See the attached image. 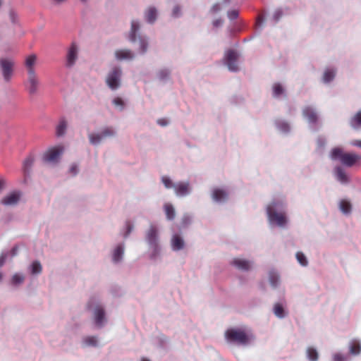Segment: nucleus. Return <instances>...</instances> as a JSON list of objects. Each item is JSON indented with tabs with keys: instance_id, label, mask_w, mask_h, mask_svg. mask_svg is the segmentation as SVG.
Wrapping results in <instances>:
<instances>
[{
	"instance_id": "obj_60",
	"label": "nucleus",
	"mask_w": 361,
	"mask_h": 361,
	"mask_svg": "<svg viewBox=\"0 0 361 361\" xmlns=\"http://www.w3.org/2000/svg\"><path fill=\"white\" fill-rule=\"evenodd\" d=\"M5 181L4 179L0 178V190L3 188Z\"/></svg>"
},
{
	"instance_id": "obj_20",
	"label": "nucleus",
	"mask_w": 361,
	"mask_h": 361,
	"mask_svg": "<svg viewBox=\"0 0 361 361\" xmlns=\"http://www.w3.org/2000/svg\"><path fill=\"white\" fill-rule=\"evenodd\" d=\"M350 353L352 355H357L361 352V345L357 340H353L350 343Z\"/></svg>"
},
{
	"instance_id": "obj_2",
	"label": "nucleus",
	"mask_w": 361,
	"mask_h": 361,
	"mask_svg": "<svg viewBox=\"0 0 361 361\" xmlns=\"http://www.w3.org/2000/svg\"><path fill=\"white\" fill-rule=\"evenodd\" d=\"M332 159H338L341 163L348 167L353 166L357 161L361 159V156L354 153H346L341 148L336 147L331 152Z\"/></svg>"
},
{
	"instance_id": "obj_38",
	"label": "nucleus",
	"mask_w": 361,
	"mask_h": 361,
	"mask_svg": "<svg viewBox=\"0 0 361 361\" xmlns=\"http://www.w3.org/2000/svg\"><path fill=\"white\" fill-rule=\"evenodd\" d=\"M296 258H297V260L298 261V262L302 265V266H307V264H308V262L306 259V257L305 256V255L301 252H298L296 253Z\"/></svg>"
},
{
	"instance_id": "obj_4",
	"label": "nucleus",
	"mask_w": 361,
	"mask_h": 361,
	"mask_svg": "<svg viewBox=\"0 0 361 361\" xmlns=\"http://www.w3.org/2000/svg\"><path fill=\"white\" fill-rule=\"evenodd\" d=\"M122 71L119 67H114L108 73L106 78L107 86L112 90H117L121 86Z\"/></svg>"
},
{
	"instance_id": "obj_34",
	"label": "nucleus",
	"mask_w": 361,
	"mask_h": 361,
	"mask_svg": "<svg viewBox=\"0 0 361 361\" xmlns=\"http://www.w3.org/2000/svg\"><path fill=\"white\" fill-rule=\"evenodd\" d=\"M307 354L310 361H317L318 360V353L316 349L310 347L307 350Z\"/></svg>"
},
{
	"instance_id": "obj_27",
	"label": "nucleus",
	"mask_w": 361,
	"mask_h": 361,
	"mask_svg": "<svg viewBox=\"0 0 361 361\" xmlns=\"http://www.w3.org/2000/svg\"><path fill=\"white\" fill-rule=\"evenodd\" d=\"M139 24L136 21H132L131 23V30L129 35V39L131 42H135L136 41V32L139 30Z\"/></svg>"
},
{
	"instance_id": "obj_23",
	"label": "nucleus",
	"mask_w": 361,
	"mask_h": 361,
	"mask_svg": "<svg viewBox=\"0 0 361 361\" xmlns=\"http://www.w3.org/2000/svg\"><path fill=\"white\" fill-rule=\"evenodd\" d=\"M336 175L337 179L342 183H346L348 181V178L345 174L344 170L338 166L336 168Z\"/></svg>"
},
{
	"instance_id": "obj_24",
	"label": "nucleus",
	"mask_w": 361,
	"mask_h": 361,
	"mask_svg": "<svg viewBox=\"0 0 361 361\" xmlns=\"http://www.w3.org/2000/svg\"><path fill=\"white\" fill-rule=\"evenodd\" d=\"M350 123V126L355 129L361 127V110L351 118Z\"/></svg>"
},
{
	"instance_id": "obj_49",
	"label": "nucleus",
	"mask_w": 361,
	"mask_h": 361,
	"mask_svg": "<svg viewBox=\"0 0 361 361\" xmlns=\"http://www.w3.org/2000/svg\"><path fill=\"white\" fill-rule=\"evenodd\" d=\"M221 10V6L219 4H215L211 8V11L214 13H217Z\"/></svg>"
},
{
	"instance_id": "obj_57",
	"label": "nucleus",
	"mask_w": 361,
	"mask_h": 361,
	"mask_svg": "<svg viewBox=\"0 0 361 361\" xmlns=\"http://www.w3.org/2000/svg\"><path fill=\"white\" fill-rule=\"evenodd\" d=\"M354 146H357L361 148V140H354L352 143Z\"/></svg>"
},
{
	"instance_id": "obj_54",
	"label": "nucleus",
	"mask_w": 361,
	"mask_h": 361,
	"mask_svg": "<svg viewBox=\"0 0 361 361\" xmlns=\"http://www.w3.org/2000/svg\"><path fill=\"white\" fill-rule=\"evenodd\" d=\"M179 12H180V7L179 6L174 7V8L173 10V15L176 17L178 16Z\"/></svg>"
},
{
	"instance_id": "obj_3",
	"label": "nucleus",
	"mask_w": 361,
	"mask_h": 361,
	"mask_svg": "<svg viewBox=\"0 0 361 361\" xmlns=\"http://www.w3.org/2000/svg\"><path fill=\"white\" fill-rule=\"evenodd\" d=\"M277 205V202H272L267 206V216L271 223H274L279 226H284L287 223V219L284 213L276 212Z\"/></svg>"
},
{
	"instance_id": "obj_61",
	"label": "nucleus",
	"mask_w": 361,
	"mask_h": 361,
	"mask_svg": "<svg viewBox=\"0 0 361 361\" xmlns=\"http://www.w3.org/2000/svg\"><path fill=\"white\" fill-rule=\"evenodd\" d=\"M142 361H150L149 360L147 359V358H142Z\"/></svg>"
},
{
	"instance_id": "obj_40",
	"label": "nucleus",
	"mask_w": 361,
	"mask_h": 361,
	"mask_svg": "<svg viewBox=\"0 0 361 361\" xmlns=\"http://www.w3.org/2000/svg\"><path fill=\"white\" fill-rule=\"evenodd\" d=\"M276 125L278 128L282 132L286 133L290 130V126L288 123L284 121H279L276 123Z\"/></svg>"
},
{
	"instance_id": "obj_30",
	"label": "nucleus",
	"mask_w": 361,
	"mask_h": 361,
	"mask_svg": "<svg viewBox=\"0 0 361 361\" xmlns=\"http://www.w3.org/2000/svg\"><path fill=\"white\" fill-rule=\"evenodd\" d=\"M123 254V247L122 245H118L116 247L113 255V259L115 262H119Z\"/></svg>"
},
{
	"instance_id": "obj_33",
	"label": "nucleus",
	"mask_w": 361,
	"mask_h": 361,
	"mask_svg": "<svg viewBox=\"0 0 361 361\" xmlns=\"http://www.w3.org/2000/svg\"><path fill=\"white\" fill-rule=\"evenodd\" d=\"M335 77V72L333 70L327 69L324 71L323 75V80L324 82H329Z\"/></svg>"
},
{
	"instance_id": "obj_26",
	"label": "nucleus",
	"mask_w": 361,
	"mask_h": 361,
	"mask_svg": "<svg viewBox=\"0 0 361 361\" xmlns=\"http://www.w3.org/2000/svg\"><path fill=\"white\" fill-rule=\"evenodd\" d=\"M269 280L270 284L276 288L279 283V276L275 271H270L269 273Z\"/></svg>"
},
{
	"instance_id": "obj_7",
	"label": "nucleus",
	"mask_w": 361,
	"mask_h": 361,
	"mask_svg": "<svg viewBox=\"0 0 361 361\" xmlns=\"http://www.w3.org/2000/svg\"><path fill=\"white\" fill-rule=\"evenodd\" d=\"M146 238L148 243L154 249V255H156L159 252V247L158 245V230L155 226H150L147 231Z\"/></svg>"
},
{
	"instance_id": "obj_17",
	"label": "nucleus",
	"mask_w": 361,
	"mask_h": 361,
	"mask_svg": "<svg viewBox=\"0 0 361 361\" xmlns=\"http://www.w3.org/2000/svg\"><path fill=\"white\" fill-rule=\"evenodd\" d=\"M184 245V240L179 235L175 234L173 235L171 238V247L173 250H182Z\"/></svg>"
},
{
	"instance_id": "obj_5",
	"label": "nucleus",
	"mask_w": 361,
	"mask_h": 361,
	"mask_svg": "<svg viewBox=\"0 0 361 361\" xmlns=\"http://www.w3.org/2000/svg\"><path fill=\"white\" fill-rule=\"evenodd\" d=\"M15 62L12 59L1 58L0 67L2 71V75L6 82H9L13 76V68Z\"/></svg>"
},
{
	"instance_id": "obj_50",
	"label": "nucleus",
	"mask_w": 361,
	"mask_h": 361,
	"mask_svg": "<svg viewBox=\"0 0 361 361\" xmlns=\"http://www.w3.org/2000/svg\"><path fill=\"white\" fill-rule=\"evenodd\" d=\"M70 172L73 175H75L78 173V166L75 164H73L70 168Z\"/></svg>"
},
{
	"instance_id": "obj_48",
	"label": "nucleus",
	"mask_w": 361,
	"mask_h": 361,
	"mask_svg": "<svg viewBox=\"0 0 361 361\" xmlns=\"http://www.w3.org/2000/svg\"><path fill=\"white\" fill-rule=\"evenodd\" d=\"M334 361H346V357L341 354L337 353L334 355Z\"/></svg>"
},
{
	"instance_id": "obj_56",
	"label": "nucleus",
	"mask_w": 361,
	"mask_h": 361,
	"mask_svg": "<svg viewBox=\"0 0 361 361\" xmlns=\"http://www.w3.org/2000/svg\"><path fill=\"white\" fill-rule=\"evenodd\" d=\"M17 252H18V247L17 246L13 247L12 248V250H11V254L12 257H14L15 255H16Z\"/></svg>"
},
{
	"instance_id": "obj_28",
	"label": "nucleus",
	"mask_w": 361,
	"mask_h": 361,
	"mask_svg": "<svg viewBox=\"0 0 361 361\" xmlns=\"http://www.w3.org/2000/svg\"><path fill=\"white\" fill-rule=\"evenodd\" d=\"M274 313L279 318H283L286 316L284 308L281 303H276L274 305Z\"/></svg>"
},
{
	"instance_id": "obj_55",
	"label": "nucleus",
	"mask_w": 361,
	"mask_h": 361,
	"mask_svg": "<svg viewBox=\"0 0 361 361\" xmlns=\"http://www.w3.org/2000/svg\"><path fill=\"white\" fill-rule=\"evenodd\" d=\"M10 18H11V21L13 23H16V20L17 16H16V13L14 12H13V11L10 12Z\"/></svg>"
},
{
	"instance_id": "obj_12",
	"label": "nucleus",
	"mask_w": 361,
	"mask_h": 361,
	"mask_svg": "<svg viewBox=\"0 0 361 361\" xmlns=\"http://www.w3.org/2000/svg\"><path fill=\"white\" fill-rule=\"evenodd\" d=\"M175 192L178 196H185L190 192L189 183H178L173 185Z\"/></svg>"
},
{
	"instance_id": "obj_46",
	"label": "nucleus",
	"mask_w": 361,
	"mask_h": 361,
	"mask_svg": "<svg viewBox=\"0 0 361 361\" xmlns=\"http://www.w3.org/2000/svg\"><path fill=\"white\" fill-rule=\"evenodd\" d=\"M113 104L116 106H121V109L123 108L124 106V102L122 100L121 98L120 97H116L113 100Z\"/></svg>"
},
{
	"instance_id": "obj_19",
	"label": "nucleus",
	"mask_w": 361,
	"mask_h": 361,
	"mask_svg": "<svg viewBox=\"0 0 361 361\" xmlns=\"http://www.w3.org/2000/svg\"><path fill=\"white\" fill-rule=\"evenodd\" d=\"M212 197L216 202L224 200L227 197V193L221 189H214L212 192Z\"/></svg>"
},
{
	"instance_id": "obj_6",
	"label": "nucleus",
	"mask_w": 361,
	"mask_h": 361,
	"mask_svg": "<svg viewBox=\"0 0 361 361\" xmlns=\"http://www.w3.org/2000/svg\"><path fill=\"white\" fill-rule=\"evenodd\" d=\"M24 86L30 94L33 95L37 93L39 86V80L36 72L27 73V79L24 82Z\"/></svg>"
},
{
	"instance_id": "obj_9",
	"label": "nucleus",
	"mask_w": 361,
	"mask_h": 361,
	"mask_svg": "<svg viewBox=\"0 0 361 361\" xmlns=\"http://www.w3.org/2000/svg\"><path fill=\"white\" fill-rule=\"evenodd\" d=\"M78 47L75 42H72L68 49L66 54V66H73L78 59Z\"/></svg>"
},
{
	"instance_id": "obj_44",
	"label": "nucleus",
	"mask_w": 361,
	"mask_h": 361,
	"mask_svg": "<svg viewBox=\"0 0 361 361\" xmlns=\"http://www.w3.org/2000/svg\"><path fill=\"white\" fill-rule=\"evenodd\" d=\"M162 182L166 188H170L172 187L173 188V185H175V184H173L172 181L171 180V179L169 178L166 177V176H164L162 178Z\"/></svg>"
},
{
	"instance_id": "obj_29",
	"label": "nucleus",
	"mask_w": 361,
	"mask_h": 361,
	"mask_svg": "<svg viewBox=\"0 0 361 361\" xmlns=\"http://www.w3.org/2000/svg\"><path fill=\"white\" fill-rule=\"evenodd\" d=\"M339 207L342 212L346 214L350 213L352 209L350 202L345 200H342L340 202Z\"/></svg>"
},
{
	"instance_id": "obj_52",
	"label": "nucleus",
	"mask_w": 361,
	"mask_h": 361,
	"mask_svg": "<svg viewBox=\"0 0 361 361\" xmlns=\"http://www.w3.org/2000/svg\"><path fill=\"white\" fill-rule=\"evenodd\" d=\"M282 16V12L281 11H276L274 15V18L275 19V20H279V19L281 18V16Z\"/></svg>"
},
{
	"instance_id": "obj_15",
	"label": "nucleus",
	"mask_w": 361,
	"mask_h": 361,
	"mask_svg": "<svg viewBox=\"0 0 361 361\" xmlns=\"http://www.w3.org/2000/svg\"><path fill=\"white\" fill-rule=\"evenodd\" d=\"M95 324L97 326L101 327L103 325L105 312L101 306H97L94 312Z\"/></svg>"
},
{
	"instance_id": "obj_22",
	"label": "nucleus",
	"mask_w": 361,
	"mask_h": 361,
	"mask_svg": "<svg viewBox=\"0 0 361 361\" xmlns=\"http://www.w3.org/2000/svg\"><path fill=\"white\" fill-rule=\"evenodd\" d=\"M145 18L147 22L152 23L156 20L157 18V10L154 7H149L146 13Z\"/></svg>"
},
{
	"instance_id": "obj_8",
	"label": "nucleus",
	"mask_w": 361,
	"mask_h": 361,
	"mask_svg": "<svg viewBox=\"0 0 361 361\" xmlns=\"http://www.w3.org/2000/svg\"><path fill=\"white\" fill-rule=\"evenodd\" d=\"M238 54L234 50H229L226 53L225 62L228 69L231 71L238 70L237 65Z\"/></svg>"
},
{
	"instance_id": "obj_41",
	"label": "nucleus",
	"mask_w": 361,
	"mask_h": 361,
	"mask_svg": "<svg viewBox=\"0 0 361 361\" xmlns=\"http://www.w3.org/2000/svg\"><path fill=\"white\" fill-rule=\"evenodd\" d=\"M42 271V266L39 262H34L32 264V273L39 274Z\"/></svg>"
},
{
	"instance_id": "obj_39",
	"label": "nucleus",
	"mask_w": 361,
	"mask_h": 361,
	"mask_svg": "<svg viewBox=\"0 0 361 361\" xmlns=\"http://www.w3.org/2000/svg\"><path fill=\"white\" fill-rule=\"evenodd\" d=\"M139 42H140V52L142 54H144L146 52L147 49L148 43L147 40L144 38H142L141 37H139Z\"/></svg>"
},
{
	"instance_id": "obj_37",
	"label": "nucleus",
	"mask_w": 361,
	"mask_h": 361,
	"mask_svg": "<svg viewBox=\"0 0 361 361\" xmlns=\"http://www.w3.org/2000/svg\"><path fill=\"white\" fill-rule=\"evenodd\" d=\"M102 135V138H106L108 137H112L114 135L115 133L111 127H107L103 129L102 133H100Z\"/></svg>"
},
{
	"instance_id": "obj_31",
	"label": "nucleus",
	"mask_w": 361,
	"mask_h": 361,
	"mask_svg": "<svg viewBox=\"0 0 361 361\" xmlns=\"http://www.w3.org/2000/svg\"><path fill=\"white\" fill-rule=\"evenodd\" d=\"M90 142L92 145H97L99 144L102 140L103 139L101 134L99 133H90L88 135Z\"/></svg>"
},
{
	"instance_id": "obj_14",
	"label": "nucleus",
	"mask_w": 361,
	"mask_h": 361,
	"mask_svg": "<svg viewBox=\"0 0 361 361\" xmlns=\"http://www.w3.org/2000/svg\"><path fill=\"white\" fill-rule=\"evenodd\" d=\"M117 60H131L134 57L133 53L129 49H118L115 51Z\"/></svg>"
},
{
	"instance_id": "obj_51",
	"label": "nucleus",
	"mask_w": 361,
	"mask_h": 361,
	"mask_svg": "<svg viewBox=\"0 0 361 361\" xmlns=\"http://www.w3.org/2000/svg\"><path fill=\"white\" fill-rule=\"evenodd\" d=\"M6 258H7V255L6 254H2L0 256V267L4 265Z\"/></svg>"
},
{
	"instance_id": "obj_42",
	"label": "nucleus",
	"mask_w": 361,
	"mask_h": 361,
	"mask_svg": "<svg viewBox=\"0 0 361 361\" xmlns=\"http://www.w3.org/2000/svg\"><path fill=\"white\" fill-rule=\"evenodd\" d=\"M24 281V276L21 274H16L12 278V282L13 284H20Z\"/></svg>"
},
{
	"instance_id": "obj_16",
	"label": "nucleus",
	"mask_w": 361,
	"mask_h": 361,
	"mask_svg": "<svg viewBox=\"0 0 361 361\" xmlns=\"http://www.w3.org/2000/svg\"><path fill=\"white\" fill-rule=\"evenodd\" d=\"M302 114L310 123H315L317 121V114L312 108L310 106L305 107L303 109Z\"/></svg>"
},
{
	"instance_id": "obj_21",
	"label": "nucleus",
	"mask_w": 361,
	"mask_h": 361,
	"mask_svg": "<svg viewBox=\"0 0 361 361\" xmlns=\"http://www.w3.org/2000/svg\"><path fill=\"white\" fill-rule=\"evenodd\" d=\"M67 122L65 119H61L56 128V134L58 137L63 136L66 130Z\"/></svg>"
},
{
	"instance_id": "obj_13",
	"label": "nucleus",
	"mask_w": 361,
	"mask_h": 361,
	"mask_svg": "<svg viewBox=\"0 0 361 361\" xmlns=\"http://www.w3.org/2000/svg\"><path fill=\"white\" fill-rule=\"evenodd\" d=\"M231 264L235 267L237 269L243 271H248L252 266L250 261L241 258L233 259Z\"/></svg>"
},
{
	"instance_id": "obj_1",
	"label": "nucleus",
	"mask_w": 361,
	"mask_h": 361,
	"mask_svg": "<svg viewBox=\"0 0 361 361\" xmlns=\"http://www.w3.org/2000/svg\"><path fill=\"white\" fill-rule=\"evenodd\" d=\"M225 338L230 343L247 345L251 339V336L242 329L231 328L225 332Z\"/></svg>"
},
{
	"instance_id": "obj_10",
	"label": "nucleus",
	"mask_w": 361,
	"mask_h": 361,
	"mask_svg": "<svg viewBox=\"0 0 361 361\" xmlns=\"http://www.w3.org/2000/svg\"><path fill=\"white\" fill-rule=\"evenodd\" d=\"M63 151V147H56L49 149L44 154V160L48 162L56 161Z\"/></svg>"
},
{
	"instance_id": "obj_45",
	"label": "nucleus",
	"mask_w": 361,
	"mask_h": 361,
	"mask_svg": "<svg viewBox=\"0 0 361 361\" xmlns=\"http://www.w3.org/2000/svg\"><path fill=\"white\" fill-rule=\"evenodd\" d=\"M169 75V71L168 70H166V69L161 70L158 73V76L161 80H164V79L168 78Z\"/></svg>"
},
{
	"instance_id": "obj_32",
	"label": "nucleus",
	"mask_w": 361,
	"mask_h": 361,
	"mask_svg": "<svg viewBox=\"0 0 361 361\" xmlns=\"http://www.w3.org/2000/svg\"><path fill=\"white\" fill-rule=\"evenodd\" d=\"M82 341L87 346H97V338L95 336H86Z\"/></svg>"
},
{
	"instance_id": "obj_25",
	"label": "nucleus",
	"mask_w": 361,
	"mask_h": 361,
	"mask_svg": "<svg viewBox=\"0 0 361 361\" xmlns=\"http://www.w3.org/2000/svg\"><path fill=\"white\" fill-rule=\"evenodd\" d=\"M164 208L167 219L173 220L176 216L175 209L173 205L169 203H166L164 204Z\"/></svg>"
},
{
	"instance_id": "obj_18",
	"label": "nucleus",
	"mask_w": 361,
	"mask_h": 361,
	"mask_svg": "<svg viewBox=\"0 0 361 361\" xmlns=\"http://www.w3.org/2000/svg\"><path fill=\"white\" fill-rule=\"evenodd\" d=\"M37 61V56L35 54L28 56L25 61V66L27 69V73L35 72V66Z\"/></svg>"
},
{
	"instance_id": "obj_53",
	"label": "nucleus",
	"mask_w": 361,
	"mask_h": 361,
	"mask_svg": "<svg viewBox=\"0 0 361 361\" xmlns=\"http://www.w3.org/2000/svg\"><path fill=\"white\" fill-rule=\"evenodd\" d=\"M157 123H158V124H159L160 126H165L167 125V121L164 118L159 119L157 121Z\"/></svg>"
},
{
	"instance_id": "obj_43",
	"label": "nucleus",
	"mask_w": 361,
	"mask_h": 361,
	"mask_svg": "<svg viewBox=\"0 0 361 361\" xmlns=\"http://www.w3.org/2000/svg\"><path fill=\"white\" fill-rule=\"evenodd\" d=\"M228 17L230 20H233L236 19L238 17L239 12L236 9H233L231 11H229L227 13Z\"/></svg>"
},
{
	"instance_id": "obj_11",
	"label": "nucleus",
	"mask_w": 361,
	"mask_h": 361,
	"mask_svg": "<svg viewBox=\"0 0 361 361\" xmlns=\"http://www.w3.org/2000/svg\"><path fill=\"white\" fill-rule=\"evenodd\" d=\"M20 197V193L18 192H13L5 196L1 201V204L4 205H15L16 204Z\"/></svg>"
},
{
	"instance_id": "obj_36",
	"label": "nucleus",
	"mask_w": 361,
	"mask_h": 361,
	"mask_svg": "<svg viewBox=\"0 0 361 361\" xmlns=\"http://www.w3.org/2000/svg\"><path fill=\"white\" fill-rule=\"evenodd\" d=\"M34 163V158L32 156L27 157L23 162V169L25 172H27L32 166Z\"/></svg>"
},
{
	"instance_id": "obj_59",
	"label": "nucleus",
	"mask_w": 361,
	"mask_h": 361,
	"mask_svg": "<svg viewBox=\"0 0 361 361\" xmlns=\"http://www.w3.org/2000/svg\"><path fill=\"white\" fill-rule=\"evenodd\" d=\"M221 23H222L221 20H216L214 21V23H213L214 25L216 27L220 25Z\"/></svg>"
},
{
	"instance_id": "obj_62",
	"label": "nucleus",
	"mask_w": 361,
	"mask_h": 361,
	"mask_svg": "<svg viewBox=\"0 0 361 361\" xmlns=\"http://www.w3.org/2000/svg\"><path fill=\"white\" fill-rule=\"evenodd\" d=\"M226 4L229 3L230 0H224Z\"/></svg>"
},
{
	"instance_id": "obj_47",
	"label": "nucleus",
	"mask_w": 361,
	"mask_h": 361,
	"mask_svg": "<svg viewBox=\"0 0 361 361\" xmlns=\"http://www.w3.org/2000/svg\"><path fill=\"white\" fill-rule=\"evenodd\" d=\"M126 226L127 231L125 233L124 236L127 237L130 233V232L132 231V230L133 228V224L129 221H128L126 223Z\"/></svg>"
},
{
	"instance_id": "obj_58",
	"label": "nucleus",
	"mask_w": 361,
	"mask_h": 361,
	"mask_svg": "<svg viewBox=\"0 0 361 361\" xmlns=\"http://www.w3.org/2000/svg\"><path fill=\"white\" fill-rule=\"evenodd\" d=\"M263 21H264V18L262 16H259L257 20V24L258 25H259L260 24L262 23Z\"/></svg>"
},
{
	"instance_id": "obj_35",
	"label": "nucleus",
	"mask_w": 361,
	"mask_h": 361,
	"mask_svg": "<svg viewBox=\"0 0 361 361\" xmlns=\"http://www.w3.org/2000/svg\"><path fill=\"white\" fill-rule=\"evenodd\" d=\"M284 92V89L280 83H275L273 85V95L278 97Z\"/></svg>"
}]
</instances>
